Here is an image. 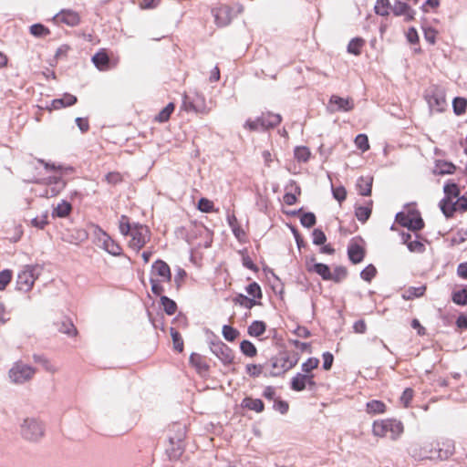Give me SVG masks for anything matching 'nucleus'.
Listing matches in <instances>:
<instances>
[{
    "mask_svg": "<svg viewBox=\"0 0 467 467\" xmlns=\"http://www.w3.org/2000/svg\"><path fill=\"white\" fill-rule=\"evenodd\" d=\"M299 358L300 356L297 352L284 349L275 356H273L265 366L271 367L269 373L271 377H279L293 368L297 364Z\"/></svg>",
    "mask_w": 467,
    "mask_h": 467,
    "instance_id": "1",
    "label": "nucleus"
},
{
    "mask_svg": "<svg viewBox=\"0 0 467 467\" xmlns=\"http://www.w3.org/2000/svg\"><path fill=\"white\" fill-rule=\"evenodd\" d=\"M403 431L404 427L402 422L395 419L376 420L372 425V432L375 436L386 437L389 433L391 440L398 439Z\"/></svg>",
    "mask_w": 467,
    "mask_h": 467,
    "instance_id": "2",
    "label": "nucleus"
},
{
    "mask_svg": "<svg viewBox=\"0 0 467 467\" xmlns=\"http://www.w3.org/2000/svg\"><path fill=\"white\" fill-rule=\"evenodd\" d=\"M396 222L410 231L418 232L423 229L425 223L418 210H410L407 213L399 212L395 217Z\"/></svg>",
    "mask_w": 467,
    "mask_h": 467,
    "instance_id": "3",
    "label": "nucleus"
},
{
    "mask_svg": "<svg viewBox=\"0 0 467 467\" xmlns=\"http://www.w3.org/2000/svg\"><path fill=\"white\" fill-rule=\"evenodd\" d=\"M182 108L186 111H193L198 114H208L210 111L204 96L198 92L184 94Z\"/></svg>",
    "mask_w": 467,
    "mask_h": 467,
    "instance_id": "4",
    "label": "nucleus"
},
{
    "mask_svg": "<svg viewBox=\"0 0 467 467\" xmlns=\"http://www.w3.org/2000/svg\"><path fill=\"white\" fill-rule=\"evenodd\" d=\"M44 426L35 418H27L21 425L23 438L31 441H36L44 436Z\"/></svg>",
    "mask_w": 467,
    "mask_h": 467,
    "instance_id": "5",
    "label": "nucleus"
},
{
    "mask_svg": "<svg viewBox=\"0 0 467 467\" xmlns=\"http://www.w3.org/2000/svg\"><path fill=\"white\" fill-rule=\"evenodd\" d=\"M35 373L36 370L33 367L16 362L9 370V378L16 384H23L30 380Z\"/></svg>",
    "mask_w": 467,
    "mask_h": 467,
    "instance_id": "6",
    "label": "nucleus"
},
{
    "mask_svg": "<svg viewBox=\"0 0 467 467\" xmlns=\"http://www.w3.org/2000/svg\"><path fill=\"white\" fill-rule=\"evenodd\" d=\"M130 234L131 235V240L129 243V246L137 252L150 241V237L148 226L140 223L134 225Z\"/></svg>",
    "mask_w": 467,
    "mask_h": 467,
    "instance_id": "7",
    "label": "nucleus"
},
{
    "mask_svg": "<svg viewBox=\"0 0 467 467\" xmlns=\"http://www.w3.org/2000/svg\"><path fill=\"white\" fill-rule=\"evenodd\" d=\"M37 270V266L26 265L19 272L16 278V289L23 292L29 291L38 275V273H36Z\"/></svg>",
    "mask_w": 467,
    "mask_h": 467,
    "instance_id": "8",
    "label": "nucleus"
},
{
    "mask_svg": "<svg viewBox=\"0 0 467 467\" xmlns=\"http://www.w3.org/2000/svg\"><path fill=\"white\" fill-rule=\"evenodd\" d=\"M425 98L431 111L442 112L447 106L444 92L437 88L428 90Z\"/></svg>",
    "mask_w": 467,
    "mask_h": 467,
    "instance_id": "9",
    "label": "nucleus"
},
{
    "mask_svg": "<svg viewBox=\"0 0 467 467\" xmlns=\"http://www.w3.org/2000/svg\"><path fill=\"white\" fill-rule=\"evenodd\" d=\"M210 349L223 365H230L234 362V352L232 348L221 340L211 342Z\"/></svg>",
    "mask_w": 467,
    "mask_h": 467,
    "instance_id": "10",
    "label": "nucleus"
},
{
    "mask_svg": "<svg viewBox=\"0 0 467 467\" xmlns=\"http://www.w3.org/2000/svg\"><path fill=\"white\" fill-rule=\"evenodd\" d=\"M439 448L430 450L431 455L428 456L430 459L437 458L441 461L448 460L451 456L454 454L455 451V443L452 440L446 439L444 440L441 446L438 444Z\"/></svg>",
    "mask_w": 467,
    "mask_h": 467,
    "instance_id": "11",
    "label": "nucleus"
},
{
    "mask_svg": "<svg viewBox=\"0 0 467 467\" xmlns=\"http://www.w3.org/2000/svg\"><path fill=\"white\" fill-rule=\"evenodd\" d=\"M316 260L315 256L312 255L309 259H306V269L308 272H315L319 275L323 280H330L332 273L327 265L323 263H314Z\"/></svg>",
    "mask_w": 467,
    "mask_h": 467,
    "instance_id": "12",
    "label": "nucleus"
},
{
    "mask_svg": "<svg viewBox=\"0 0 467 467\" xmlns=\"http://www.w3.org/2000/svg\"><path fill=\"white\" fill-rule=\"evenodd\" d=\"M66 187V182L57 176H52L47 179V187L42 196L51 198L58 195Z\"/></svg>",
    "mask_w": 467,
    "mask_h": 467,
    "instance_id": "13",
    "label": "nucleus"
},
{
    "mask_svg": "<svg viewBox=\"0 0 467 467\" xmlns=\"http://www.w3.org/2000/svg\"><path fill=\"white\" fill-rule=\"evenodd\" d=\"M212 13L218 26H226L232 21V8L228 5L213 8Z\"/></svg>",
    "mask_w": 467,
    "mask_h": 467,
    "instance_id": "14",
    "label": "nucleus"
},
{
    "mask_svg": "<svg viewBox=\"0 0 467 467\" xmlns=\"http://www.w3.org/2000/svg\"><path fill=\"white\" fill-rule=\"evenodd\" d=\"M77 102L78 98L75 95L65 93L62 98L53 99L50 105L46 106V109L48 111L57 110L63 108L73 106Z\"/></svg>",
    "mask_w": 467,
    "mask_h": 467,
    "instance_id": "15",
    "label": "nucleus"
},
{
    "mask_svg": "<svg viewBox=\"0 0 467 467\" xmlns=\"http://www.w3.org/2000/svg\"><path fill=\"white\" fill-rule=\"evenodd\" d=\"M393 14L396 16H404V20L410 22L415 19L416 12L407 3L401 1H395L394 5L391 7Z\"/></svg>",
    "mask_w": 467,
    "mask_h": 467,
    "instance_id": "16",
    "label": "nucleus"
},
{
    "mask_svg": "<svg viewBox=\"0 0 467 467\" xmlns=\"http://www.w3.org/2000/svg\"><path fill=\"white\" fill-rule=\"evenodd\" d=\"M151 272L160 276L162 282H170L171 280V268L163 260H156L151 265Z\"/></svg>",
    "mask_w": 467,
    "mask_h": 467,
    "instance_id": "17",
    "label": "nucleus"
},
{
    "mask_svg": "<svg viewBox=\"0 0 467 467\" xmlns=\"http://www.w3.org/2000/svg\"><path fill=\"white\" fill-rule=\"evenodd\" d=\"M184 452L183 441L181 438L176 441L173 438L169 439V446L166 449V453L170 460L176 461Z\"/></svg>",
    "mask_w": 467,
    "mask_h": 467,
    "instance_id": "18",
    "label": "nucleus"
},
{
    "mask_svg": "<svg viewBox=\"0 0 467 467\" xmlns=\"http://www.w3.org/2000/svg\"><path fill=\"white\" fill-rule=\"evenodd\" d=\"M55 17L69 26H76L80 23L79 15L71 9H63Z\"/></svg>",
    "mask_w": 467,
    "mask_h": 467,
    "instance_id": "19",
    "label": "nucleus"
},
{
    "mask_svg": "<svg viewBox=\"0 0 467 467\" xmlns=\"http://www.w3.org/2000/svg\"><path fill=\"white\" fill-rule=\"evenodd\" d=\"M102 248L114 256L122 255L121 246L113 240L107 233L102 231Z\"/></svg>",
    "mask_w": 467,
    "mask_h": 467,
    "instance_id": "20",
    "label": "nucleus"
},
{
    "mask_svg": "<svg viewBox=\"0 0 467 467\" xmlns=\"http://www.w3.org/2000/svg\"><path fill=\"white\" fill-rule=\"evenodd\" d=\"M190 364L196 369L197 373L203 376L209 372L210 366L206 362L205 357L198 353H192L190 356Z\"/></svg>",
    "mask_w": 467,
    "mask_h": 467,
    "instance_id": "21",
    "label": "nucleus"
},
{
    "mask_svg": "<svg viewBox=\"0 0 467 467\" xmlns=\"http://www.w3.org/2000/svg\"><path fill=\"white\" fill-rule=\"evenodd\" d=\"M330 105H336V109L334 110L337 111H344L348 112L354 109V101L350 98H341L337 95H332L329 99Z\"/></svg>",
    "mask_w": 467,
    "mask_h": 467,
    "instance_id": "22",
    "label": "nucleus"
},
{
    "mask_svg": "<svg viewBox=\"0 0 467 467\" xmlns=\"http://www.w3.org/2000/svg\"><path fill=\"white\" fill-rule=\"evenodd\" d=\"M261 130H266L278 126L282 121V117L279 114L272 112L263 113L260 116Z\"/></svg>",
    "mask_w": 467,
    "mask_h": 467,
    "instance_id": "23",
    "label": "nucleus"
},
{
    "mask_svg": "<svg viewBox=\"0 0 467 467\" xmlns=\"http://www.w3.org/2000/svg\"><path fill=\"white\" fill-rule=\"evenodd\" d=\"M365 249L357 243L350 244L348 246V259L354 265L361 263L365 257Z\"/></svg>",
    "mask_w": 467,
    "mask_h": 467,
    "instance_id": "24",
    "label": "nucleus"
},
{
    "mask_svg": "<svg viewBox=\"0 0 467 467\" xmlns=\"http://www.w3.org/2000/svg\"><path fill=\"white\" fill-rule=\"evenodd\" d=\"M95 67L100 70H107L109 68V57L105 49H100L91 58Z\"/></svg>",
    "mask_w": 467,
    "mask_h": 467,
    "instance_id": "25",
    "label": "nucleus"
},
{
    "mask_svg": "<svg viewBox=\"0 0 467 467\" xmlns=\"http://www.w3.org/2000/svg\"><path fill=\"white\" fill-rule=\"evenodd\" d=\"M456 171V166L450 161L438 160L435 162L433 173L437 175L453 174Z\"/></svg>",
    "mask_w": 467,
    "mask_h": 467,
    "instance_id": "26",
    "label": "nucleus"
},
{
    "mask_svg": "<svg viewBox=\"0 0 467 467\" xmlns=\"http://www.w3.org/2000/svg\"><path fill=\"white\" fill-rule=\"evenodd\" d=\"M373 178L370 176H361L358 179L357 189L358 194L362 196H369L372 190Z\"/></svg>",
    "mask_w": 467,
    "mask_h": 467,
    "instance_id": "27",
    "label": "nucleus"
},
{
    "mask_svg": "<svg viewBox=\"0 0 467 467\" xmlns=\"http://www.w3.org/2000/svg\"><path fill=\"white\" fill-rule=\"evenodd\" d=\"M241 407L249 410H254L257 413L264 411L265 404L260 399H253L251 397H245L241 402Z\"/></svg>",
    "mask_w": 467,
    "mask_h": 467,
    "instance_id": "28",
    "label": "nucleus"
},
{
    "mask_svg": "<svg viewBox=\"0 0 467 467\" xmlns=\"http://www.w3.org/2000/svg\"><path fill=\"white\" fill-rule=\"evenodd\" d=\"M372 204L373 202L370 200L366 206H357L355 208V215L360 223H365L369 219L372 213Z\"/></svg>",
    "mask_w": 467,
    "mask_h": 467,
    "instance_id": "29",
    "label": "nucleus"
},
{
    "mask_svg": "<svg viewBox=\"0 0 467 467\" xmlns=\"http://www.w3.org/2000/svg\"><path fill=\"white\" fill-rule=\"evenodd\" d=\"M233 302L247 309H252L254 306L261 305L259 301L250 298L244 294H237L236 296L233 298Z\"/></svg>",
    "mask_w": 467,
    "mask_h": 467,
    "instance_id": "30",
    "label": "nucleus"
},
{
    "mask_svg": "<svg viewBox=\"0 0 467 467\" xmlns=\"http://www.w3.org/2000/svg\"><path fill=\"white\" fill-rule=\"evenodd\" d=\"M227 222L232 229L234 235L239 240H243L245 236V232L240 227L237 218L234 213L227 215Z\"/></svg>",
    "mask_w": 467,
    "mask_h": 467,
    "instance_id": "31",
    "label": "nucleus"
},
{
    "mask_svg": "<svg viewBox=\"0 0 467 467\" xmlns=\"http://www.w3.org/2000/svg\"><path fill=\"white\" fill-rule=\"evenodd\" d=\"M72 211V205L70 202L63 200L59 202L52 212L53 217L65 218L70 214Z\"/></svg>",
    "mask_w": 467,
    "mask_h": 467,
    "instance_id": "32",
    "label": "nucleus"
},
{
    "mask_svg": "<svg viewBox=\"0 0 467 467\" xmlns=\"http://www.w3.org/2000/svg\"><path fill=\"white\" fill-rule=\"evenodd\" d=\"M444 197L448 201H452L453 198H457L460 195V188L457 183L449 181L443 186Z\"/></svg>",
    "mask_w": 467,
    "mask_h": 467,
    "instance_id": "33",
    "label": "nucleus"
},
{
    "mask_svg": "<svg viewBox=\"0 0 467 467\" xmlns=\"http://www.w3.org/2000/svg\"><path fill=\"white\" fill-rule=\"evenodd\" d=\"M266 330V324L264 321L255 320L251 323L247 328V333L251 337H260Z\"/></svg>",
    "mask_w": 467,
    "mask_h": 467,
    "instance_id": "34",
    "label": "nucleus"
},
{
    "mask_svg": "<svg viewBox=\"0 0 467 467\" xmlns=\"http://www.w3.org/2000/svg\"><path fill=\"white\" fill-rule=\"evenodd\" d=\"M306 375L296 373L291 379V389L295 391H303L306 387Z\"/></svg>",
    "mask_w": 467,
    "mask_h": 467,
    "instance_id": "35",
    "label": "nucleus"
},
{
    "mask_svg": "<svg viewBox=\"0 0 467 467\" xmlns=\"http://www.w3.org/2000/svg\"><path fill=\"white\" fill-rule=\"evenodd\" d=\"M175 105L173 102L167 104L155 117L154 120L159 123H163L169 120L171 113L174 111Z\"/></svg>",
    "mask_w": 467,
    "mask_h": 467,
    "instance_id": "36",
    "label": "nucleus"
},
{
    "mask_svg": "<svg viewBox=\"0 0 467 467\" xmlns=\"http://www.w3.org/2000/svg\"><path fill=\"white\" fill-rule=\"evenodd\" d=\"M160 301H161V305L163 307V311L168 316H172L176 313L178 306L174 300L171 299L170 297H168L166 296H161L160 297Z\"/></svg>",
    "mask_w": 467,
    "mask_h": 467,
    "instance_id": "37",
    "label": "nucleus"
},
{
    "mask_svg": "<svg viewBox=\"0 0 467 467\" xmlns=\"http://www.w3.org/2000/svg\"><path fill=\"white\" fill-rule=\"evenodd\" d=\"M57 330L63 334H66L69 337L76 336L78 331L75 327L74 324L69 320L66 319L65 321L57 323Z\"/></svg>",
    "mask_w": 467,
    "mask_h": 467,
    "instance_id": "38",
    "label": "nucleus"
},
{
    "mask_svg": "<svg viewBox=\"0 0 467 467\" xmlns=\"http://www.w3.org/2000/svg\"><path fill=\"white\" fill-rule=\"evenodd\" d=\"M425 291H426V286H424V285L418 286V287L410 286L407 290H405V292L402 295V297L405 300H412L414 298L422 296L424 295Z\"/></svg>",
    "mask_w": 467,
    "mask_h": 467,
    "instance_id": "39",
    "label": "nucleus"
},
{
    "mask_svg": "<svg viewBox=\"0 0 467 467\" xmlns=\"http://www.w3.org/2000/svg\"><path fill=\"white\" fill-rule=\"evenodd\" d=\"M451 300L458 306L467 305V285L460 290L452 292Z\"/></svg>",
    "mask_w": 467,
    "mask_h": 467,
    "instance_id": "40",
    "label": "nucleus"
},
{
    "mask_svg": "<svg viewBox=\"0 0 467 467\" xmlns=\"http://www.w3.org/2000/svg\"><path fill=\"white\" fill-rule=\"evenodd\" d=\"M365 45V40L361 37L352 38L348 45V52L355 56L361 53V48Z\"/></svg>",
    "mask_w": 467,
    "mask_h": 467,
    "instance_id": "41",
    "label": "nucleus"
},
{
    "mask_svg": "<svg viewBox=\"0 0 467 467\" xmlns=\"http://www.w3.org/2000/svg\"><path fill=\"white\" fill-rule=\"evenodd\" d=\"M439 207L446 218H451L455 213V206L452 201L441 199L439 202Z\"/></svg>",
    "mask_w": 467,
    "mask_h": 467,
    "instance_id": "42",
    "label": "nucleus"
},
{
    "mask_svg": "<svg viewBox=\"0 0 467 467\" xmlns=\"http://www.w3.org/2000/svg\"><path fill=\"white\" fill-rule=\"evenodd\" d=\"M386 410V405L383 401L373 400L367 403V411L371 414L383 413Z\"/></svg>",
    "mask_w": 467,
    "mask_h": 467,
    "instance_id": "43",
    "label": "nucleus"
},
{
    "mask_svg": "<svg viewBox=\"0 0 467 467\" xmlns=\"http://www.w3.org/2000/svg\"><path fill=\"white\" fill-rule=\"evenodd\" d=\"M240 350L241 352L249 358H254L257 355V349L254 343L250 340L244 339L240 343Z\"/></svg>",
    "mask_w": 467,
    "mask_h": 467,
    "instance_id": "44",
    "label": "nucleus"
},
{
    "mask_svg": "<svg viewBox=\"0 0 467 467\" xmlns=\"http://www.w3.org/2000/svg\"><path fill=\"white\" fill-rule=\"evenodd\" d=\"M311 152L306 146H297L295 148L294 156L298 162H306L310 158Z\"/></svg>",
    "mask_w": 467,
    "mask_h": 467,
    "instance_id": "45",
    "label": "nucleus"
},
{
    "mask_svg": "<svg viewBox=\"0 0 467 467\" xmlns=\"http://www.w3.org/2000/svg\"><path fill=\"white\" fill-rule=\"evenodd\" d=\"M33 359L36 363L42 365L47 371L50 373L57 371V368L44 355L34 354Z\"/></svg>",
    "mask_w": 467,
    "mask_h": 467,
    "instance_id": "46",
    "label": "nucleus"
},
{
    "mask_svg": "<svg viewBox=\"0 0 467 467\" xmlns=\"http://www.w3.org/2000/svg\"><path fill=\"white\" fill-rule=\"evenodd\" d=\"M222 334L225 340L233 342L239 337L240 332L230 325H223Z\"/></svg>",
    "mask_w": 467,
    "mask_h": 467,
    "instance_id": "47",
    "label": "nucleus"
},
{
    "mask_svg": "<svg viewBox=\"0 0 467 467\" xmlns=\"http://www.w3.org/2000/svg\"><path fill=\"white\" fill-rule=\"evenodd\" d=\"M452 109L453 112L460 116L466 111L467 109V99L461 97H456L452 101Z\"/></svg>",
    "mask_w": 467,
    "mask_h": 467,
    "instance_id": "48",
    "label": "nucleus"
},
{
    "mask_svg": "<svg viewBox=\"0 0 467 467\" xmlns=\"http://www.w3.org/2000/svg\"><path fill=\"white\" fill-rule=\"evenodd\" d=\"M170 333L172 338L173 348L178 352H182L183 350V340L181 334L174 327L170 328Z\"/></svg>",
    "mask_w": 467,
    "mask_h": 467,
    "instance_id": "49",
    "label": "nucleus"
},
{
    "mask_svg": "<svg viewBox=\"0 0 467 467\" xmlns=\"http://www.w3.org/2000/svg\"><path fill=\"white\" fill-rule=\"evenodd\" d=\"M30 33L36 37L47 36L50 34V30L42 24H34L30 26Z\"/></svg>",
    "mask_w": 467,
    "mask_h": 467,
    "instance_id": "50",
    "label": "nucleus"
},
{
    "mask_svg": "<svg viewBox=\"0 0 467 467\" xmlns=\"http://www.w3.org/2000/svg\"><path fill=\"white\" fill-rule=\"evenodd\" d=\"M245 291L247 292L248 295L252 296V298H254L255 300L256 299L260 300L263 297L262 289L256 282H253V283L249 284L245 287Z\"/></svg>",
    "mask_w": 467,
    "mask_h": 467,
    "instance_id": "51",
    "label": "nucleus"
},
{
    "mask_svg": "<svg viewBox=\"0 0 467 467\" xmlns=\"http://www.w3.org/2000/svg\"><path fill=\"white\" fill-rule=\"evenodd\" d=\"M300 223L306 228L313 227L317 223L315 213L311 212L303 213L300 217Z\"/></svg>",
    "mask_w": 467,
    "mask_h": 467,
    "instance_id": "52",
    "label": "nucleus"
},
{
    "mask_svg": "<svg viewBox=\"0 0 467 467\" xmlns=\"http://www.w3.org/2000/svg\"><path fill=\"white\" fill-rule=\"evenodd\" d=\"M390 8V3L389 0H377L375 5V13L379 16H388L389 9Z\"/></svg>",
    "mask_w": 467,
    "mask_h": 467,
    "instance_id": "53",
    "label": "nucleus"
},
{
    "mask_svg": "<svg viewBox=\"0 0 467 467\" xmlns=\"http://www.w3.org/2000/svg\"><path fill=\"white\" fill-rule=\"evenodd\" d=\"M348 275V270L345 266L339 265L336 266L334 268V271L332 273V277L330 280L334 281L335 283H340L342 280H344Z\"/></svg>",
    "mask_w": 467,
    "mask_h": 467,
    "instance_id": "54",
    "label": "nucleus"
},
{
    "mask_svg": "<svg viewBox=\"0 0 467 467\" xmlns=\"http://www.w3.org/2000/svg\"><path fill=\"white\" fill-rule=\"evenodd\" d=\"M377 269L373 265H367L361 272L360 277L366 282H371V280L376 276Z\"/></svg>",
    "mask_w": 467,
    "mask_h": 467,
    "instance_id": "55",
    "label": "nucleus"
},
{
    "mask_svg": "<svg viewBox=\"0 0 467 467\" xmlns=\"http://www.w3.org/2000/svg\"><path fill=\"white\" fill-rule=\"evenodd\" d=\"M133 228H131V225L130 223V218L122 214L119 219V232L123 235H129Z\"/></svg>",
    "mask_w": 467,
    "mask_h": 467,
    "instance_id": "56",
    "label": "nucleus"
},
{
    "mask_svg": "<svg viewBox=\"0 0 467 467\" xmlns=\"http://www.w3.org/2000/svg\"><path fill=\"white\" fill-rule=\"evenodd\" d=\"M355 144L360 150L367 151L369 149L368 139L366 134H358L355 138Z\"/></svg>",
    "mask_w": 467,
    "mask_h": 467,
    "instance_id": "57",
    "label": "nucleus"
},
{
    "mask_svg": "<svg viewBox=\"0 0 467 467\" xmlns=\"http://www.w3.org/2000/svg\"><path fill=\"white\" fill-rule=\"evenodd\" d=\"M319 364V359L317 358H307L301 366L302 371L305 374H309L313 369L317 368Z\"/></svg>",
    "mask_w": 467,
    "mask_h": 467,
    "instance_id": "58",
    "label": "nucleus"
},
{
    "mask_svg": "<svg viewBox=\"0 0 467 467\" xmlns=\"http://www.w3.org/2000/svg\"><path fill=\"white\" fill-rule=\"evenodd\" d=\"M13 272L9 269H5L0 272V291L5 290L7 285L11 282Z\"/></svg>",
    "mask_w": 467,
    "mask_h": 467,
    "instance_id": "59",
    "label": "nucleus"
},
{
    "mask_svg": "<svg viewBox=\"0 0 467 467\" xmlns=\"http://www.w3.org/2000/svg\"><path fill=\"white\" fill-rule=\"evenodd\" d=\"M312 236L313 244L316 245H323L327 241V236L325 233L319 228L314 229Z\"/></svg>",
    "mask_w": 467,
    "mask_h": 467,
    "instance_id": "60",
    "label": "nucleus"
},
{
    "mask_svg": "<svg viewBox=\"0 0 467 467\" xmlns=\"http://www.w3.org/2000/svg\"><path fill=\"white\" fill-rule=\"evenodd\" d=\"M333 197L341 203L347 198V190L344 186L332 187Z\"/></svg>",
    "mask_w": 467,
    "mask_h": 467,
    "instance_id": "61",
    "label": "nucleus"
},
{
    "mask_svg": "<svg viewBox=\"0 0 467 467\" xmlns=\"http://www.w3.org/2000/svg\"><path fill=\"white\" fill-rule=\"evenodd\" d=\"M122 175L118 171H111L105 175V181L111 185H116L122 182Z\"/></svg>",
    "mask_w": 467,
    "mask_h": 467,
    "instance_id": "62",
    "label": "nucleus"
},
{
    "mask_svg": "<svg viewBox=\"0 0 467 467\" xmlns=\"http://www.w3.org/2000/svg\"><path fill=\"white\" fill-rule=\"evenodd\" d=\"M198 209L202 213H211L213 210V202L206 198H201L198 202Z\"/></svg>",
    "mask_w": 467,
    "mask_h": 467,
    "instance_id": "63",
    "label": "nucleus"
},
{
    "mask_svg": "<svg viewBox=\"0 0 467 467\" xmlns=\"http://www.w3.org/2000/svg\"><path fill=\"white\" fill-rule=\"evenodd\" d=\"M455 212L465 213L467 212V197L464 195L458 196L457 200L453 202Z\"/></svg>",
    "mask_w": 467,
    "mask_h": 467,
    "instance_id": "64",
    "label": "nucleus"
}]
</instances>
